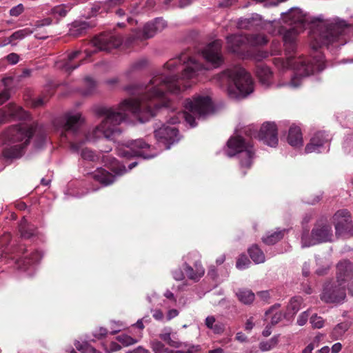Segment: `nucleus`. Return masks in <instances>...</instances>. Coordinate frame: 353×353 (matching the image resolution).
I'll use <instances>...</instances> for the list:
<instances>
[{"mask_svg":"<svg viewBox=\"0 0 353 353\" xmlns=\"http://www.w3.org/2000/svg\"><path fill=\"white\" fill-rule=\"evenodd\" d=\"M283 23L291 27L285 30L282 28L283 40L288 54L294 52L296 49V37L302 32L306 24L311 23L318 24L312 28L310 33L311 47L314 50L322 46L335 45V46H343L347 41L345 35L348 30L346 22L339 19L323 20V17H319L312 19L304 14L298 8H290L288 12L282 13Z\"/></svg>","mask_w":353,"mask_h":353,"instance_id":"nucleus-1","label":"nucleus"},{"mask_svg":"<svg viewBox=\"0 0 353 353\" xmlns=\"http://www.w3.org/2000/svg\"><path fill=\"white\" fill-rule=\"evenodd\" d=\"M154 85L151 79L145 88V92L141 100L125 99L121 101L117 109L112 108H100L97 110L99 115L103 116L104 119L92 131V134H98L97 137L88 138L94 141L97 137H104L112 139L119 134L117 125L123 121L129 115L133 114L139 117L141 122H145L154 115Z\"/></svg>","mask_w":353,"mask_h":353,"instance_id":"nucleus-2","label":"nucleus"},{"mask_svg":"<svg viewBox=\"0 0 353 353\" xmlns=\"http://www.w3.org/2000/svg\"><path fill=\"white\" fill-rule=\"evenodd\" d=\"M170 73L162 79L159 88L156 87V110L163 107H168L170 99L162 90L177 94L181 90L191 86L187 81L194 83V79L204 73L207 68L189 57L185 52L181 53L178 57L170 59L165 64Z\"/></svg>","mask_w":353,"mask_h":353,"instance_id":"nucleus-3","label":"nucleus"},{"mask_svg":"<svg viewBox=\"0 0 353 353\" xmlns=\"http://www.w3.org/2000/svg\"><path fill=\"white\" fill-rule=\"evenodd\" d=\"M274 64L279 70L293 68L295 72L294 75L292 77L290 81L282 85L291 88H298L301 83L303 77H307L315 71H321L325 67L324 58L321 54H318L312 59L289 57L287 60H284L282 58H275L274 59Z\"/></svg>","mask_w":353,"mask_h":353,"instance_id":"nucleus-4","label":"nucleus"},{"mask_svg":"<svg viewBox=\"0 0 353 353\" xmlns=\"http://www.w3.org/2000/svg\"><path fill=\"white\" fill-rule=\"evenodd\" d=\"M32 134V128L26 123L9 128L4 134L6 143L3 150V157L6 159L21 157Z\"/></svg>","mask_w":353,"mask_h":353,"instance_id":"nucleus-5","label":"nucleus"},{"mask_svg":"<svg viewBox=\"0 0 353 353\" xmlns=\"http://www.w3.org/2000/svg\"><path fill=\"white\" fill-rule=\"evenodd\" d=\"M220 78L228 81V93L230 98L243 99L253 92L251 76L240 66L227 69L221 74Z\"/></svg>","mask_w":353,"mask_h":353,"instance_id":"nucleus-6","label":"nucleus"},{"mask_svg":"<svg viewBox=\"0 0 353 353\" xmlns=\"http://www.w3.org/2000/svg\"><path fill=\"white\" fill-rule=\"evenodd\" d=\"M352 272V265L349 261H343L337 265L336 283L326 285L321 298L326 303H341L345 296L346 282Z\"/></svg>","mask_w":353,"mask_h":353,"instance_id":"nucleus-7","label":"nucleus"},{"mask_svg":"<svg viewBox=\"0 0 353 353\" xmlns=\"http://www.w3.org/2000/svg\"><path fill=\"white\" fill-rule=\"evenodd\" d=\"M184 108V111L181 114L191 127L196 125V119H205L214 111L210 97L203 95H196L192 99H186Z\"/></svg>","mask_w":353,"mask_h":353,"instance_id":"nucleus-8","label":"nucleus"},{"mask_svg":"<svg viewBox=\"0 0 353 353\" xmlns=\"http://www.w3.org/2000/svg\"><path fill=\"white\" fill-rule=\"evenodd\" d=\"M227 144L228 148L226 152L227 155L232 157L237 154L241 168H250L255 154L252 144L241 136L231 137Z\"/></svg>","mask_w":353,"mask_h":353,"instance_id":"nucleus-9","label":"nucleus"},{"mask_svg":"<svg viewBox=\"0 0 353 353\" xmlns=\"http://www.w3.org/2000/svg\"><path fill=\"white\" fill-rule=\"evenodd\" d=\"M245 134L250 137L257 138L270 147H276L278 144L277 128L273 122L263 124L259 131L253 125H249L244 130Z\"/></svg>","mask_w":353,"mask_h":353,"instance_id":"nucleus-10","label":"nucleus"},{"mask_svg":"<svg viewBox=\"0 0 353 353\" xmlns=\"http://www.w3.org/2000/svg\"><path fill=\"white\" fill-rule=\"evenodd\" d=\"M332 228L329 225H316L309 236L308 230H304L301 236V244L303 248L310 247L321 242L330 241L332 240Z\"/></svg>","mask_w":353,"mask_h":353,"instance_id":"nucleus-11","label":"nucleus"},{"mask_svg":"<svg viewBox=\"0 0 353 353\" xmlns=\"http://www.w3.org/2000/svg\"><path fill=\"white\" fill-rule=\"evenodd\" d=\"M336 235L345 236L353 235V225L350 212L345 210H338L333 216Z\"/></svg>","mask_w":353,"mask_h":353,"instance_id":"nucleus-12","label":"nucleus"},{"mask_svg":"<svg viewBox=\"0 0 353 353\" xmlns=\"http://www.w3.org/2000/svg\"><path fill=\"white\" fill-rule=\"evenodd\" d=\"M179 131L175 127L164 126L156 130V139L158 148L162 150H168L172 144L179 140Z\"/></svg>","mask_w":353,"mask_h":353,"instance_id":"nucleus-13","label":"nucleus"},{"mask_svg":"<svg viewBox=\"0 0 353 353\" xmlns=\"http://www.w3.org/2000/svg\"><path fill=\"white\" fill-rule=\"evenodd\" d=\"M150 146L143 140H135L129 145L119 150V154L123 157H142L144 159L152 157V155L147 153Z\"/></svg>","mask_w":353,"mask_h":353,"instance_id":"nucleus-14","label":"nucleus"},{"mask_svg":"<svg viewBox=\"0 0 353 353\" xmlns=\"http://www.w3.org/2000/svg\"><path fill=\"white\" fill-rule=\"evenodd\" d=\"M221 48V41L215 40L205 47L202 50V55L213 67H219L223 62Z\"/></svg>","mask_w":353,"mask_h":353,"instance_id":"nucleus-15","label":"nucleus"},{"mask_svg":"<svg viewBox=\"0 0 353 353\" xmlns=\"http://www.w3.org/2000/svg\"><path fill=\"white\" fill-rule=\"evenodd\" d=\"M94 130V128L88 132V134L85 137V141H76L72 143L71 145V149L76 152H78L80 154L81 157L87 161H94L97 159V154L91 150L88 149V148H85L83 146V144L85 141L87 142H94L97 139H103L104 141H109L111 139H106L104 137H97L94 141H90L88 138L92 137H97V133L94 134H92V131Z\"/></svg>","mask_w":353,"mask_h":353,"instance_id":"nucleus-16","label":"nucleus"},{"mask_svg":"<svg viewBox=\"0 0 353 353\" xmlns=\"http://www.w3.org/2000/svg\"><path fill=\"white\" fill-rule=\"evenodd\" d=\"M228 49L238 55L245 58V54L242 50L247 47V35L232 34L226 38Z\"/></svg>","mask_w":353,"mask_h":353,"instance_id":"nucleus-17","label":"nucleus"},{"mask_svg":"<svg viewBox=\"0 0 353 353\" xmlns=\"http://www.w3.org/2000/svg\"><path fill=\"white\" fill-rule=\"evenodd\" d=\"M329 140V135L324 132H316L306 145L305 148V153L322 152L324 144L327 143Z\"/></svg>","mask_w":353,"mask_h":353,"instance_id":"nucleus-18","label":"nucleus"},{"mask_svg":"<svg viewBox=\"0 0 353 353\" xmlns=\"http://www.w3.org/2000/svg\"><path fill=\"white\" fill-rule=\"evenodd\" d=\"M92 43L97 50H109L119 44V41L110 34L99 35L92 39Z\"/></svg>","mask_w":353,"mask_h":353,"instance_id":"nucleus-19","label":"nucleus"},{"mask_svg":"<svg viewBox=\"0 0 353 353\" xmlns=\"http://www.w3.org/2000/svg\"><path fill=\"white\" fill-rule=\"evenodd\" d=\"M0 123L4 120L10 118L14 119H23L28 117L26 112H25L21 107L17 106L14 104H10L6 110H0Z\"/></svg>","mask_w":353,"mask_h":353,"instance_id":"nucleus-20","label":"nucleus"},{"mask_svg":"<svg viewBox=\"0 0 353 353\" xmlns=\"http://www.w3.org/2000/svg\"><path fill=\"white\" fill-rule=\"evenodd\" d=\"M237 26L241 29L263 28L262 19L258 14H252L248 17L241 18L237 23Z\"/></svg>","mask_w":353,"mask_h":353,"instance_id":"nucleus-21","label":"nucleus"},{"mask_svg":"<svg viewBox=\"0 0 353 353\" xmlns=\"http://www.w3.org/2000/svg\"><path fill=\"white\" fill-rule=\"evenodd\" d=\"M80 54V51H74L68 54L63 60L57 62V67L67 72L72 71L80 65L79 63L74 62V60L79 57Z\"/></svg>","mask_w":353,"mask_h":353,"instance_id":"nucleus-22","label":"nucleus"},{"mask_svg":"<svg viewBox=\"0 0 353 353\" xmlns=\"http://www.w3.org/2000/svg\"><path fill=\"white\" fill-rule=\"evenodd\" d=\"M194 269L192 268L186 262L184 263V270L187 274V276L195 281H199L205 272L203 268L202 267L200 261H195L194 264Z\"/></svg>","mask_w":353,"mask_h":353,"instance_id":"nucleus-23","label":"nucleus"},{"mask_svg":"<svg viewBox=\"0 0 353 353\" xmlns=\"http://www.w3.org/2000/svg\"><path fill=\"white\" fill-rule=\"evenodd\" d=\"M83 121L79 112L68 113L65 116L64 128L66 130L75 131Z\"/></svg>","mask_w":353,"mask_h":353,"instance_id":"nucleus-24","label":"nucleus"},{"mask_svg":"<svg viewBox=\"0 0 353 353\" xmlns=\"http://www.w3.org/2000/svg\"><path fill=\"white\" fill-rule=\"evenodd\" d=\"M160 339L169 345L174 347H180L183 343H180L176 337V333L172 332L170 327H165L159 334Z\"/></svg>","mask_w":353,"mask_h":353,"instance_id":"nucleus-25","label":"nucleus"},{"mask_svg":"<svg viewBox=\"0 0 353 353\" xmlns=\"http://www.w3.org/2000/svg\"><path fill=\"white\" fill-rule=\"evenodd\" d=\"M288 142L293 147H300L303 145L302 133L299 127L292 125L290 128Z\"/></svg>","mask_w":353,"mask_h":353,"instance_id":"nucleus-26","label":"nucleus"},{"mask_svg":"<svg viewBox=\"0 0 353 353\" xmlns=\"http://www.w3.org/2000/svg\"><path fill=\"white\" fill-rule=\"evenodd\" d=\"M92 176L97 181H99L103 185H108L114 181V175H112L103 168H99L95 170L92 174Z\"/></svg>","mask_w":353,"mask_h":353,"instance_id":"nucleus-27","label":"nucleus"},{"mask_svg":"<svg viewBox=\"0 0 353 353\" xmlns=\"http://www.w3.org/2000/svg\"><path fill=\"white\" fill-rule=\"evenodd\" d=\"M350 326L351 322L349 321H345L336 324L330 332V337L333 340L341 339Z\"/></svg>","mask_w":353,"mask_h":353,"instance_id":"nucleus-28","label":"nucleus"},{"mask_svg":"<svg viewBox=\"0 0 353 353\" xmlns=\"http://www.w3.org/2000/svg\"><path fill=\"white\" fill-rule=\"evenodd\" d=\"M238 300L244 305H251L254 299V293L249 289L239 288L235 292Z\"/></svg>","mask_w":353,"mask_h":353,"instance_id":"nucleus-29","label":"nucleus"},{"mask_svg":"<svg viewBox=\"0 0 353 353\" xmlns=\"http://www.w3.org/2000/svg\"><path fill=\"white\" fill-rule=\"evenodd\" d=\"M256 75L263 85L268 86L270 84L272 73L268 66L259 65L256 69Z\"/></svg>","mask_w":353,"mask_h":353,"instance_id":"nucleus-30","label":"nucleus"},{"mask_svg":"<svg viewBox=\"0 0 353 353\" xmlns=\"http://www.w3.org/2000/svg\"><path fill=\"white\" fill-rule=\"evenodd\" d=\"M248 253L252 260L256 264L265 262V257L263 251L256 245H252L249 250Z\"/></svg>","mask_w":353,"mask_h":353,"instance_id":"nucleus-31","label":"nucleus"},{"mask_svg":"<svg viewBox=\"0 0 353 353\" xmlns=\"http://www.w3.org/2000/svg\"><path fill=\"white\" fill-rule=\"evenodd\" d=\"M247 45L250 46H263L268 43L267 37L261 34L247 35Z\"/></svg>","mask_w":353,"mask_h":353,"instance_id":"nucleus-32","label":"nucleus"},{"mask_svg":"<svg viewBox=\"0 0 353 353\" xmlns=\"http://www.w3.org/2000/svg\"><path fill=\"white\" fill-rule=\"evenodd\" d=\"M205 325L214 334H221L224 331L223 325L221 323H216V319L213 316H209L205 319Z\"/></svg>","mask_w":353,"mask_h":353,"instance_id":"nucleus-33","label":"nucleus"},{"mask_svg":"<svg viewBox=\"0 0 353 353\" xmlns=\"http://www.w3.org/2000/svg\"><path fill=\"white\" fill-rule=\"evenodd\" d=\"M285 232V230L274 232L263 238V241L267 245H274L283 237Z\"/></svg>","mask_w":353,"mask_h":353,"instance_id":"nucleus-34","label":"nucleus"},{"mask_svg":"<svg viewBox=\"0 0 353 353\" xmlns=\"http://www.w3.org/2000/svg\"><path fill=\"white\" fill-rule=\"evenodd\" d=\"M72 8L70 5H59L54 7L50 12V14L57 18H62L66 16L68 11Z\"/></svg>","mask_w":353,"mask_h":353,"instance_id":"nucleus-35","label":"nucleus"},{"mask_svg":"<svg viewBox=\"0 0 353 353\" xmlns=\"http://www.w3.org/2000/svg\"><path fill=\"white\" fill-rule=\"evenodd\" d=\"M30 34L31 31L28 29H23L16 31L6 40L5 43H3V46L11 43L14 40L23 39V38L30 35Z\"/></svg>","mask_w":353,"mask_h":353,"instance_id":"nucleus-36","label":"nucleus"},{"mask_svg":"<svg viewBox=\"0 0 353 353\" xmlns=\"http://www.w3.org/2000/svg\"><path fill=\"white\" fill-rule=\"evenodd\" d=\"M301 303L302 299L301 297L295 296L292 298L288 305V311L296 314L299 310Z\"/></svg>","mask_w":353,"mask_h":353,"instance_id":"nucleus-37","label":"nucleus"},{"mask_svg":"<svg viewBox=\"0 0 353 353\" xmlns=\"http://www.w3.org/2000/svg\"><path fill=\"white\" fill-rule=\"evenodd\" d=\"M88 27V25L86 22H74L72 25V28L70 29V32L72 34L77 36L83 33L84 30H85Z\"/></svg>","mask_w":353,"mask_h":353,"instance_id":"nucleus-38","label":"nucleus"},{"mask_svg":"<svg viewBox=\"0 0 353 353\" xmlns=\"http://www.w3.org/2000/svg\"><path fill=\"white\" fill-rule=\"evenodd\" d=\"M139 338L140 335L136 337H132L125 334H121L117 337V339L122 345L128 346L137 343Z\"/></svg>","mask_w":353,"mask_h":353,"instance_id":"nucleus-39","label":"nucleus"},{"mask_svg":"<svg viewBox=\"0 0 353 353\" xmlns=\"http://www.w3.org/2000/svg\"><path fill=\"white\" fill-rule=\"evenodd\" d=\"M268 52L263 50H258L252 53L245 54V57H250L255 61H261L263 59L268 57Z\"/></svg>","mask_w":353,"mask_h":353,"instance_id":"nucleus-40","label":"nucleus"},{"mask_svg":"<svg viewBox=\"0 0 353 353\" xmlns=\"http://www.w3.org/2000/svg\"><path fill=\"white\" fill-rule=\"evenodd\" d=\"M76 347L82 353H99L97 350L87 343L81 344L79 342L75 343Z\"/></svg>","mask_w":353,"mask_h":353,"instance_id":"nucleus-41","label":"nucleus"},{"mask_svg":"<svg viewBox=\"0 0 353 353\" xmlns=\"http://www.w3.org/2000/svg\"><path fill=\"white\" fill-rule=\"evenodd\" d=\"M154 32V24L153 23H147L143 29V39H148L153 37Z\"/></svg>","mask_w":353,"mask_h":353,"instance_id":"nucleus-42","label":"nucleus"},{"mask_svg":"<svg viewBox=\"0 0 353 353\" xmlns=\"http://www.w3.org/2000/svg\"><path fill=\"white\" fill-rule=\"evenodd\" d=\"M110 169L115 175H121L127 171L125 166L119 165L114 159L110 165Z\"/></svg>","mask_w":353,"mask_h":353,"instance_id":"nucleus-43","label":"nucleus"},{"mask_svg":"<svg viewBox=\"0 0 353 353\" xmlns=\"http://www.w3.org/2000/svg\"><path fill=\"white\" fill-rule=\"evenodd\" d=\"M250 261L245 255H241L237 259L236 266L239 270H244L248 268Z\"/></svg>","mask_w":353,"mask_h":353,"instance_id":"nucleus-44","label":"nucleus"},{"mask_svg":"<svg viewBox=\"0 0 353 353\" xmlns=\"http://www.w3.org/2000/svg\"><path fill=\"white\" fill-rule=\"evenodd\" d=\"M310 323L313 327L319 329L323 326L324 321L322 317L314 314L312 315L310 318Z\"/></svg>","mask_w":353,"mask_h":353,"instance_id":"nucleus-45","label":"nucleus"},{"mask_svg":"<svg viewBox=\"0 0 353 353\" xmlns=\"http://www.w3.org/2000/svg\"><path fill=\"white\" fill-rule=\"evenodd\" d=\"M23 6L21 3L18 4L10 10V14L12 17H18L23 12Z\"/></svg>","mask_w":353,"mask_h":353,"instance_id":"nucleus-46","label":"nucleus"},{"mask_svg":"<svg viewBox=\"0 0 353 353\" xmlns=\"http://www.w3.org/2000/svg\"><path fill=\"white\" fill-rule=\"evenodd\" d=\"M309 316L310 314L308 311L302 312L297 319V324L300 326L304 325L307 321Z\"/></svg>","mask_w":353,"mask_h":353,"instance_id":"nucleus-47","label":"nucleus"},{"mask_svg":"<svg viewBox=\"0 0 353 353\" xmlns=\"http://www.w3.org/2000/svg\"><path fill=\"white\" fill-rule=\"evenodd\" d=\"M166 27L167 22L163 18H156V32L162 31Z\"/></svg>","mask_w":353,"mask_h":353,"instance_id":"nucleus-48","label":"nucleus"},{"mask_svg":"<svg viewBox=\"0 0 353 353\" xmlns=\"http://www.w3.org/2000/svg\"><path fill=\"white\" fill-rule=\"evenodd\" d=\"M108 331L103 327H99L94 332L93 335L97 339H101L107 335Z\"/></svg>","mask_w":353,"mask_h":353,"instance_id":"nucleus-49","label":"nucleus"},{"mask_svg":"<svg viewBox=\"0 0 353 353\" xmlns=\"http://www.w3.org/2000/svg\"><path fill=\"white\" fill-rule=\"evenodd\" d=\"M283 314L281 312H276V313H274L271 318V321H270L271 325H276L279 322H280L281 321V319H283Z\"/></svg>","mask_w":353,"mask_h":353,"instance_id":"nucleus-50","label":"nucleus"},{"mask_svg":"<svg viewBox=\"0 0 353 353\" xmlns=\"http://www.w3.org/2000/svg\"><path fill=\"white\" fill-rule=\"evenodd\" d=\"M179 314V311L176 309L169 310L165 315V321H170L172 319L176 317Z\"/></svg>","mask_w":353,"mask_h":353,"instance_id":"nucleus-51","label":"nucleus"},{"mask_svg":"<svg viewBox=\"0 0 353 353\" xmlns=\"http://www.w3.org/2000/svg\"><path fill=\"white\" fill-rule=\"evenodd\" d=\"M259 348L261 351L265 352L269 351L273 348V346L270 343V341H261L259 343Z\"/></svg>","mask_w":353,"mask_h":353,"instance_id":"nucleus-52","label":"nucleus"},{"mask_svg":"<svg viewBox=\"0 0 353 353\" xmlns=\"http://www.w3.org/2000/svg\"><path fill=\"white\" fill-rule=\"evenodd\" d=\"M172 275L176 281H182L185 277L183 271L179 268L174 270Z\"/></svg>","mask_w":353,"mask_h":353,"instance_id":"nucleus-53","label":"nucleus"},{"mask_svg":"<svg viewBox=\"0 0 353 353\" xmlns=\"http://www.w3.org/2000/svg\"><path fill=\"white\" fill-rule=\"evenodd\" d=\"M6 59L12 64H16L19 59V55L16 53H11L6 57Z\"/></svg>","mask_w":353,"mask_h":353,"instance_id":"nucleus-54","label":"nucleus"},{"mask_svg":"<svg viewBox=\"0 0 353 353\" xmlns=\"http://www.w3.org/2000/svg\"><path fill=\"white\" fill-rule=\"evenodd\" d=\"M254 326L253 317H250L245 323V330L247 331H251Z\"/></svg>","mask_w":353,"mask_h":353,"instance_id":"nucleus-55","label":"nucleus"},{"mask_svg":"<svg viewBox=\"0 0 353 353\" xmlns=\"http://www.w3.org/2000/svg\"><path fill=\"white\" fill-rule=\"evenodd\" d=\"M120 348H121V346L119 344H117L115 342H112L110 343V348L107 349L106 352H107V353H111L112 352H115V351L120 350Z\"/></svg>","mask_w":353,"mask_h":353,"instance_id":"nucleus-56","label":"nucleus"},{"mask_svg":"<svg viewBox=\"0 0 353 353\" xmlns=\"http://www.w3.org/2000/svg\"><path fill=\"white\" fill-rule=\"evenodd\" d=\"M20 231L21 236L24 238H30L32 235V233H29L26 231V226L23 224L20 226Z\"/></svg>","mask_w":353,"mask_h":353,"instance_id":"nucleus-57","label":"nucleus"},{"mask_svg":"<svg viewBox=\"0 0 353 353\" xmlns=\"http://www.w3.org/2000/svg\"><path fill=\"white\" fill-rule=\"evenodd\" d=\"M192 3V0H179V4L177 6L179 8H184Z\"/></svg>","mask_w":353,"mask_h":353,"instance_id":"nucleus-58","label":"nucleus"},{"mask_svg":"<svg viewBox=\"0 0 353 353\" xmlns=\"http://www.w3.org/2000/svg\"><path fill=\"white\" fill-rule=\"evenodd\" d=\"M112 325H116L115 327H112L111 332L112 334H115L117 332L120 331L121 329L123 327V324L121 322H113Z\"/></svg>","mask_w":353,"mask_h":353,"instance_id":"nucleus-59","label":"nucleus"},{"mask_svg":"<svg viewBox=\"0 0 353 353\" xmlns=\"http://www.w3.org/2000/svg\"><path fill=\"white\" fill-rule=\"evenodd\" d=\"M342 349V344L341 343H334L332 347H331V352L332 353H338Z\"/></svg>","mask_w":353,"mask_h":353,"instance_id":"nucleus-60","label":"nucleus"},{"mask_svg":"<svg viewBox=\"0 0 353 353\" xmlns=\"http://www.w3.org/2000/svg\"><path fill=\"white\" fill-rule=\"evenodd\" d=\"M85 81H86L87 84H88V85H89L90 86V88H91V90H89V91H88V92H85L84 93V94L88 95V94H91V93H92V90H93V88H94V85H95V84H94V81H93L92 79H90V78H87V79H85Z\"/></svg>","mask_w":353,"mask_h":353,"instance_id":"nucleus-61","label":"nucleus"},{"mask_svg":"<svg viewBox=\"0 0 353 353\" xmlns=\"http://www.w3.org/2000/svg\"><path fill=\"white\" fill-rule=\"evenodd\" d=\"M156 320L161 321L163 323L165 321V316L161 310H156Z\"/></svg>","mask_w":353,"mask_h":353,"instance_id":"nucleus-62","label":"nucleus"},{"mask_svg":"<svg viewBox=\"0 0 353 353\" xmlns=\"http://www.w3.org/2000/svg\"><path fill=\"white\" fill-rule=\"evenodd\" d=\"M236 339L240 342H245L247 336L243 332H238L236 335Z\"/></svg>","mask_w":353,"mask_h":353,"instance_id":"nucleus-63","label":"nucleus"},{"mask_svg":"<svg viewBox=\"0 0 353 353\" xmlns=\"http://www.w3.org/2000/svg\"><path fill=\"white\" fill-rule=\"evenodd\" d=\"M314 348V345L313 343L308 344L304 350H303L301 353H312V350Z\"/></svg>","mask_w":353,"mask_h":353,"instance_id":"nucleus-64","label":"nucleus"}]
</instances>
